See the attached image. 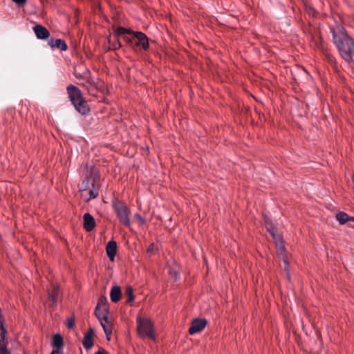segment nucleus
<instances>
[{
    "label": "nucleus",
    "mask_w": 354,
    "mask_h": 354,
    "mask_svg": "<svg viewBox=\"0 0 354 354\" xmlns=\"http://www.w3.org/2000/svg\"><path fill=\"white\" fill-rule=\"evenodd\" d=\"M333 40L341 57L348 63L351 62L354 55V39L344 28H332Z\"/></svg>",
    "instance_id": "f257e3e1"
},
{
    "label": "nucleus",
    "mask_w": 354,
    "mask_h": 354,
    "mask_svg": "<svg viewBox=\"0 0 354 354\" xmlns=\"http://www.w3.org/2000/svg\"><path fill=\"white\" fill-rule=\"evenodd\" d=\"M66 91L68 98L76 111L82 115L88 113L90 111L89 106L84 98L80 89L73 84H70L67 86Z\"/></svg>",
    "instance_id": "f03ea898"
},
{
    "label": "nucleus",
    "mask_w": 354,
    "mask_h": 354,
    "mask_svg": "<svg viewBox=\"0 0 354 354\" xmlns=\"http://www.w3.org/2000/svg\"><path fill=\"white\" fill-rule=\"evenodd\" d=\"M115 34L118 36H120L124 34H127L129 35H133L136 39L135 42V45L136 46L141 47L144 50H147L149 49V39L147 36L140 31H133L130 28H126L122 26H119L115 29Z\"/></svg>",
    "instance_id": "7ed1b4c3"
},
{
    "label": "nucleus",
    "mask_w": 354,
    "mask_h": 354,
    "mask_svg": "<svg viewBox=\"0 0 354 354\" xmlns=\"http://www.w3.org/2000/svg\"><path fill=\"white\" fill-rule=\"evenodd\" d=\"M113 207L120 223L129 227L131 225L130 210L128 207L120 201H116L113 203Z\"/></svg>",
    "instance_id": "20e7f679"
},
{
    "label": "nucleus",
    "mask_w": 354,
    "mask_h": 354,
    "mask_svg": "<svg viewBox=\"0 0 354 354\" xmlns=\"http://www.w3.org/2000/svg\"><path fill=\"white\" fill-rule=\"evenodd\" d=\"M138 322V332L139 335L142 338L147 337L155 340L156 337L151 321L147 319H139Z\"/></svg>",
    "instance_id": "39448f33"
},
{
    "label": "nucleus",
    "mask_w": 354,
    "mask_h": 354,
    "mask_svg": "<svg viewBox=\"0 0 354 354\" xmlns=\"http://www.w3.org/2000/svg\"><path fill=\"white\" fill-rule=\"evenodd\" d=\"M207 324V322L205 319H194L189 328V334L192 335L202 331L206 327Z\"/></svg>",
    "instance_id": "423d86ee"
},
{
    "label": "nucleus",
    "mask_w": 354,
    "mask_h": 354,
    "mask_svg": "<svg viewBox=\"0 0 354 354\" xmlns=\"http://www.w3.org/2000/svg\"><path fill=\"white\" fill-rule=\"evenodd\" d=\"M93 335L94 330L90 328L84 335V338L82 339L83 346L87 351L91 349L93 346Z\"/></svg>",
    "instance_id": "0eeeda50"
},
{
    "label": "nucleus",
    "mask_w": 354,
    "mask_h": 354,
    "mask_svg": "<svg viewBox=\"0 0 354 354\" xmlns=\"http://www.w3.org/2000/svg\"><path fill=\"white\" fill-rule=\"evenodd\" d=\"M84 228L86 232L92 231L95 227V221L93 216L89 214L86 213L83 216Z\"/></svg>",
    "instance_id": "6e6552de"
},
{
    "label": "nucleus",
    "mask_w": 354,
    "mask_h": 354,
    "mask_svg": "<svg viewBox=\"0 0 354 354\" xmlns=\"http://www.w3.org/2000/svg\"><path fill=\"white\" fill-rule=\"evenodd\" d=\"M106 252L111 261H113L117 252V243L111 240L106 246Z\"/></svg>",
    "instance_id": "1a4fd4ad"
},
{
    "label": "nucleus",
    "mask_w": 354,
    "mask_h": 354,
    "mask_svg": "<svg viewBox=\"0 0 354 354\" xmlns=\"http://www.w3.org/2000/svg\"><path fill=\"white\" fill-rule=\"evenodd\" d=\"M96 185V180L94 178L86 176L85 179L82 182L80 191L84 196V193L88 191L93 186Z\"/></svg>",
    "instance_id": "9d476101"
},
{
    "label": "nucleus",
    "mask_w": 354,
    "mask_h": 354,
    "mask_svg": "<svg viewBox=\"0 0 354 354\" xmlns=\"http://www.w3.org/2000/svg\"><path fill=\"white\" fill-rule=\"evenodd\" d=\"M33 30L37 37L39 39H46L50 36L49 31L41 25H36L33 27Z\"/></svg>",
    "instance_id": "9b49d317"
},
{
    "label": "nucleus",
    "mask_w": 354,
    "mask_h": 354,
    "mask_svg": "<svg viewBox=\"0 0 354 354\" xmlns=\"http://www.w3.org/2000/svg\"><path fill=\"white\" fill-rule=\"evenodd\" d=\"M48 45L53 49L57 48L62 51H66L68 49V46L65 41L62 39H53L48 41Z\"/></svg>",
    "instance_id": "f8f14e48"
},
{
    "label": "nucleus",
    "mask_w": 354,
    "mask_h": 354,
    "mask_svg": "<svg viewBox=\"0 0 354 354\" xmlns=\"http://www.w3.org/2000/svg\"><path fill=\"white\" fill-rule=\"evenodd\" d=\"M121 289L119 286H115L112 287L110 292V298L113 302L117 303L119 301L121 298Z\"/></svg>",
    "instance_id": "ddd939ff"
},
{
    "label": "nucleus",
    "mask_w": 354,
    "mask_h": 354,
    "mask_svg": "<svg viewBox=\"0 0 354 354\" xmlns=\"http://www.w3.org/2000/svg\"><path fill=\"white\" fill-rule=\"evenodd\" d=\"M100 324L104 329V331L107 336L108 339H109V336L112 334V324L108 320V317L104 318V319L100 320Z\"/></svg>",
    "instance_id": "4468645a"
},
{
    "label": "nucleus",
    "mask_w": 354,
    "mask_h": 354,
    "mask_svg": "<svg viewBox=\"0 0 354 354\" xmlns=\"http://www.w3.org/2000/svg\"><path fill=\"white\" fill-rule=\"evenodd\" d=\"M51 345L56 349L61 350L64 346V340L62 336L59 333L54 335L53 337Z\"/></svg>",
    "instance_id": "2eb2a0df"
},
{
    "label": "nucleus",
    "mask_w": 354,
    "mask_h": 354,
    "mask_svg": "<svg viewBox=\"0 0 354 354\" xmlns=\"http://www.w3.org/2000/svg\"><path fill=\"white\" fill-rule=\"evenodd\" d=\"M108 314H109V308H95V315L97 317V318L99 319V321L101 319L104 320V318L108 317Z\"/></svg>",
    "instance_id": "dca6fc26"
},
{
    "label": "nucleus",
    "mask_w": 354,
    "mask_h": 354,
    "mask_svg": "<svg viewBox=\"0 0 354 354\" xmlns=\"http://www.w3.org/2000/svg\"><path fill=\"white\" fill-rule=\"evenodd\" d=\"M86 194L89 195V198L86 200L87 202L91 199L95 198L99 195V186L97 185L93 186L84 193V195Z\"/></svg>",
    "instance_id": "f3484780"
},
{
    "label": "nucleus",
    "mask_w": 354,
    "mask_h": 354,
    "mask_svg": "<svg viewBox=\"0 0 354 354\" xmlns=\"http://www.w3.org/2000/svg\"><path fill=\"white\" fill-rule=\"evenodd\" d=\"M58 295H59V286H53V288L50 290V292L48 293L49 298L50 299V300L53 302L52 305H54L57 303Z\"/></svg>",
    "instance_id": "a211bd4d"
},
{
    "label": "nucleus",
    "mask_w": 354,
    "mask_h": 354,
    "mask_svg": "<svg viewBox=\"0 0 354 354\" xmlns=\"http://www.w3.org/2000/svg\"><path fill=\"white\" fill-rule=\"evenodd\" d=\"M335 217L337 221L341 225L345 224L346 222L349 221V216L344 212H340L337 213Z\"/></svg>",
    "instance_id": "6ab92c4d"
},
{
    "label": "nucleus",
    "mask_w": 354,
    "mask_h": 354,
    "mask_svg": "<svg viewBox=\"0 0 354 354\" xmlns=\"http://www.w3.org/2000/svg\"><path fill=\"white\" fill-rule=\"evenodd\" d=\"M113 35L115 37V40L114 41L111 42V40L109 39V44L111 46V49L113 50H115L120 49L122 46L121 42L119 40V37L120 36H118L115 34V29L114 30Z\"/></svg>",
    "instance_id": "aec40b11"
},
{
    "label": "nucleus",
    "mask_w": 354,
    "mask_h": 354,
    "mask_svg": "<svg viewBox=\"0 0 354 354\" xmlns=\"http://www.w3.org/2000/svg\"><path fill=\"white\" fill-rule=\"evenodd\" d=\"M7 330L5 328H0V346H6L8 341L6 339Z\"/></svg>",
    "instance_id": "412c9836"
},
{
    "label": "nucleus",
    "mask_w": 354,
    "mask_h": 354,
    "mask_svg": "<svg viewBox=\"0 0 354 354\" xmlns=\"http://www.w3.org/2000/svg\"><path fill=\"white\" fill-rule=\"evenodd\" d=\"M95 308H109V305L107 303V299L105 297L102 296L99 298L97 306Z\"/></svg>",
    "instance_id": "4be33fe9"
},
{
    "label": "nucleus",
    "mask_w": 354,
    "mask_h": 354,
    "mask_svg": "<svg viewBox=\"0 0 354 354\" xmlns=\"http://www.w3.org/2000/svg\"><path fill=\"white\" fill-rule=\"evenodd\" d=\"M125 293L127 294L128 298H127V302H131L134 300V295H133V288L131 286H129L126 288Z\"/></svg>",
    "instance_id": "5701e85b"
},
{
    "label": "nucleus",
    "mask_w": 354,
    "mask_h": 354,
    "mask_svg": "<svg viewBox=\"0 0 354 354\" xmlns=\"http://www.w3.org/2000/svg\"><path fill=\"white\" fill-rule=\"evenodd\" d=\"M82 86L85 87L87 89V86H91V87L94 86V81L90 77H86V81L82 83Z\"/></svg>",
    "instance_id": "b1692460"
},
{
    "label": "nucleus",
    "mask_w": 354,
    "mask_h": 354,
    "mask_svg": "<svg viewBox=\"0 0 354 354\" xmlns=\"http://www.w3.org/2000/svg\"><path fill=\"white\" fill-rule=\"evenodd\" d=\"M127 34H124V35H122V36H123V39L124 40V41L129 44V45H133V40L136 39L134 37V36L133 35V37H129V36H127L126 35Z\"/></svg>",
    "instance_id": "393cba45"
},
{
    "label": "nucleus",
    "mask_w": 354,
    "mask_h": 354,
    "mask_svg": "<svg viewBox=\"0 0 354 354\" xmlns=\"http://www.w3.org/2000/svg\"><path fill=\"white\" fill-rule=\"evenodd\" d=\"M134 217L139 225H142L145 223V219L140 214H136Z\"/></svg>",
    "instance_id": "a878e982"
},
{
    "label": "nucleus",
    "mask_w": 354,
    "mask_h": 354,
    "mask_svg": "<svg viewBox=\"0 0 354 354\" xmlns=\"http://www.w3.org/2000/svg\"><path fill=\"white\" fill-rule=\"evenodd\" d=\"M67 327L69 329L73 328L75 326V318L74 317H70L67 319Z\"/></svg>",
    "instance_id": "bb28decb"
},
{
    "label": "nucleus",
    "mask_w": 354,
    "mask_h": 354,
    "mask_svg": "<svg viewBox=\"0 0 354 354\" xmlns=\"http://www.w3.org/2000/svg\"><path fill=\"white\" fill-rule=\"evenodd\" d=\"M96 88H97V86H95V84L94 83V86H87V91L88 92L90 93V94H92V95H95V91H96Z\"/></svg>",
    "instance_id": "cd10ccee"
},
{
    "label": "nucleus",
    "mask_w": 354,
    "mask_h": 354,
    "mask_svg": "<svg viewBox=\"0 0 354 354\" xmlns=\"http://www.w3.org/2000/svg\"><path fill=\"white\" fill-rule=\"evenodd\" d=\"M0 354H10L6 346H0Z\"/></svg>",
    "instance_id": "c85d7f7f"
},
{
    "label": "nucleus",
    "mask_w": 354,
    "mask_h": 354,
    "mask_svg": "<svg viewBox=\"0 0 354 354\" xmlns=\"http://www.w3.org/2000/svg\"><path fill=\"white\" fill-rule=\"evenodd\" d=\"M156 249V245L153 243H151L149 248H147V252H153Z\"/></svg>",
    "instance_id": "c756f323"
},
{
    "label": "nucleus",
    "mask_w": 354,
    "mask_h": 354,
    "mask_svg": "<svg viewBox=\"0 0 354 354\" xmlns=\"http://www.w3.org/2000/svg\"><path fill=\"white\" fill-rule=\"evenodd\" d=\"M12 1H15L19 6H22L26 2L27 0H12Z\"/></svg>",
    "instance_id": "7c9ffc66"
},
{
    "label": "nucleus",
    "mask_w": 354,
    "mask_h": 354,
    "mask_svg": "<svg viewBox=\"0 0 354 354\" xmlns=\"http://www.w3.org/2000/svg\"><path fill=\"white\" fill-rule=\"evenodd\" d=\"M50 354H63L62 351L59 349L53 350Z\"/></svg>",
    "instance_id": "2f4dec72"
},
{
    "label": "nucleus",
    "mask_w": 354,
    "mask_h": 354,
    "mask_svg": "<svg viewBox=\"0 0 354 354\" xmlns=\"http://www.w3.org/2000/svg\"><path fill=\"white\" fill-rule=\"evenodd\" d=\"M269 231H270V234H272V236L274 237L275 233L277 232L276 230L272 229V230H269Z\"/></svg>",
    "instance_id": "473e14b6"
},
{
    "label": "nucleus",
    "mask_w": 354,
    "mask_h": 354,
    "mask_svg": "<svg viewBox=\"0 0 354 354\" xmlns=\"http://www.w3.org/2000/svg\"><path fill=\"white\" fill-rule=\"evenodd\" d=\"M279 250H281V252L285 250V247L283 244H281V245H279Z\"/></svg>",
    "instance_id": "72a5a7b5"
},
{
    "label": "nucleus",
    "mask_w": 354,
    "mask_h": 354,
    "mask_svg": "<svg viewBox=\"0 0 354 354\" xmlns=\"http://www.w3.org/2000/svg\"><path fill=\"white\" fill-rule=\"evenodd\" d=\"M95 354H106L104 351H98Z\"/></svg>",
    "instance_id": "f704fd0d"
},
{
    "label": "nucleus",
    "mask_w": 354,
    "mask_h": 354,
    "mask_svg": "<svg viewBox=\"0 0 354 354\" xmlns=\"http://www.w3.org/2000/svg\"><path fill=\"white\" fill-rule=\"evenodd\" d=\"M75 77L77 78H79V79H82L83 78V76L82 75H77V74H75Z\"/></svg>",
    "instance_id": "c9c22d12"
},
{
    "label": "nucleus",
    "mask_w": 354,
    "mask_h": 354,
    "mask_svg": "<svg viewBox=\"0 0 354 354\" xmlns=\"http://www.w3.org/2000/svg\"><path fill=\"white\" fill-rule=\"evenodd\" d=\"M349 221H353L354 222V217L353 216H349Z\"/></svg>",
    "instance_id": "e433bc0d"
},
{
    "label": "nucleus",
    "mask_w": 354,
    "mask_h": 354,
    "mask_svg": "<svg viewBox=\"0 0 354 354\" xmlns=\"http://www.w3.org/2000/svg\"><path fill=\"white\" fill-rule=\"evenodd\" d=\"M284 263L286 266H288V262L286 260H284Z\"/></svg>",
    "instance_id": "4c0bfd02"
},
{
    "label": "nucleus",
    "mask_w": 354,
    "mask_h": 354,
    "mask_svg": "<svg viewBox=\"0 0 354 354\" xmlns=\"http://www.w3.org/2000/svg\"><path fill=\"white\" fill-rule=\"evenodd\" d=\"M310 12H311V13H312L313 15H314V13H315V10H313V9H310Z\"/></svg>",
    "instance_id": "58836bf2"
},
{
    "label": "nucleus",
    "mask_w": 354,
    "mask_h": 354,
    "mask_svg": "<svg viewBox=\"0 0 354 354\" xmlns=\"http://www.w3.org/2000/svg\"><path fill=\"white\" fill-rule=\"evenodd\" d=\"M352 180L354 182V175L353 176Z\"/></svg>",
    "instance_id": "ea45409f"
}]
</instances>
